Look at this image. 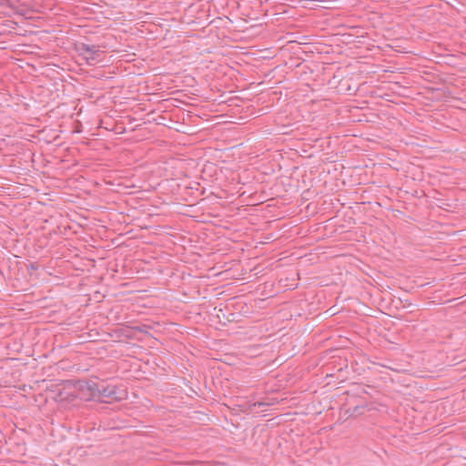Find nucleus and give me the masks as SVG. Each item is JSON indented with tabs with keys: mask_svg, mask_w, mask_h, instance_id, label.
I'll use <instances>...</instances> for the list:
<instances>
[{
	"mask_svg": "<svg viewBox=\"0 0 466 466\" xmlns=\"http://www.w3.org/2000/svg\"><path fill=\"white\" fill-rule=\"evenodd\" d=\"M114 393H115V390H114V389L109 390V393H108V395H112V394H114Z\"/></svg>",
	"mask_w": 466,
	"mask_h": 466,
	"instance_id": "f257e3e1",
	"label": "nucleus"
}]
</instances>
